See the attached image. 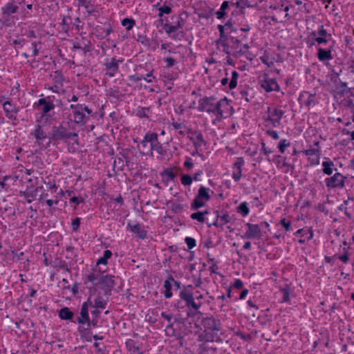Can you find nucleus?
<instances>
[{
	"label": "nucleus",
	"mask_w": 354,
	"mask_h": 354,
	"mask_svg": "<svg viewBox=\"0 0 354 354\" xmlns=\"http://www.w3.org/2000/svg\"><path fill=\"white\" fill-rule=\"evenodd\" d=\"M98 279V274L95 272H91L85 277V283L91 281L93 284H96L95 281Z\"/></svg>",
	"instance_id": "64"
},
{
	"label": "nucleus",
	"mask_w": 354,
	"mask_h": 354,
	"mask_svg": "<svg viewBox=\"0 0 354 354\" xmlns=\"http://www.w3.org/2000/svg\"><path fill=\"white\" fill-rule=\"evenodd\" d=\"M122 58L116 59L112 57L110 59H106L103 64L104 70L106 71L105 75L108 77H113L116 73L119 72V64L123 62Z\"/></svg>",
	"instance_id": "12"
},
{
	"label": "nucleus",
	"mask_w": 354,
	"mask_h": 354,
	"mask_svg": "<svg viewBox=\"0 0 354 354\" xmlns=\"http://www.w3.org/2000/svg\"><path fill=\"white\" fill-rule=\"evenodd\" d=\"M2 107L6 118L12 121L13 124H15V122L17 121V114L20 111L19 106L16 104H13L11 99L7 98L3 102Z\"/></svg>",
	"instance_id": "10"
},
{
	"label": "nucleus",
	"mask_w": 354,
	"mask_h": 354,
	"mask_svg": "<svg viewBox=\"0 0 354 354\" xmlns=\"http://www.w3.org/2000/svg\"><path fill=\"white\" fill-rule=\"evenodd\" d=\"M50 76L53 80L54 84L62 86H63L64 77V75H63L62 71L57 70V71H55L54 74L51 75Z\"/></svg>",
	"instance_id": "42"
},
{
	"label": "nucleus",
	"mask_w": 354,
	"mask_h": 354,
	"mask_svg": "<svg viewBox=\"0 0 354 354\" xmlns=\"http://www.w3.org/2000/svg\"><path fill=\"white\" fill-rule=\"evenodd\" d=\"M112 252L109 250H106L104 251L102 257L97 259L96 264L104 265L106 266L108 264V259H109L112 257Z\"/></svg>",
	"instance_id": "39"
},
{
	"label": "nucleus",
	"mask_w": 354,
	"mask_h": 354,
	"mask_svg": "<svg viewBox=\"0 0 354 354\" xmlns=\"http://www.w3.org/2000/svg\"><path fill=\"white\" fill-rule=\"evenodd\" d=\"M180 182L185 187L189 186L193 183L192 176L189 174H182L180 176Z\"/></svg>",
	"instance_id": "50"
},
{
	"label": "nucleus",
	"mask_w": 354,
	"mask_h": 354,
	"mask_svg": "<svg viewBox=\"0 0 354 354\" xmlns=\"http://www.w3.org/2000/svg\"><path fill=\"white\" fill-rule=\"evenodd\" d=\"M209 192L214 194V192L211 191L209 188H207L203 185H201L195 197H196L197 199H201L203 201L208 202L211 199Z\"/></svg>",
	"instance_id": "29"
},
{
	"label": "nucleus",
	"mask_w": 354,
	"mask_h": 354,
	"mask_svg": "<svg viewBox=\"0 0 354 354\" xmlns=\"http://www.w3.org/2000/svg\"><path fill=\"white\" fill-rule=\"evenodd\" d=\"M150 107H141L139 106L136 111V115L140 118H149V112Z\"/></svg>",
	"instance_id": "43"
},
{
	"label": "nucleus",
	"mask_w": 354,
	"mask_h": 354,
	"mask_svg": "<svg viewBox=\"0 0 354 354\" xmlns=\"http://www.w3.org/2000/svg\"><path fill=\"white\" fill-rule=\"evenodd\" d=\"M188 133H191L192 135L196 136L195 138H190L189 139L192 142L196 151L202 147V145H207V141L204 139L201 131H192L191 129H188Z\"/></svg>",
	"instance_id": "18"
},
{
	"label": "nucleus",
	"mask_w": 354,
	"mask_h": 354,
	"mask_svg": "<svg viewBox=\"0 0 354 354\" xmlns=\"http://www.w3.org/2000/svg\"><path fill=\"white\" fill-rule=\"evenodd\" d=\"M154 151L162 156H165L167 155L166 149L163 147L162 145L159 141L158 144L156 145V147L153 148V151Z\"/></svg>",
	"instance_id": "59"
},
{
	"label": "nucleus",
	"mask_w": 354,
	"mask_h": 354,
	"mask_svg": "<svg viewBox=\"0 0 354 354\" xmlns=\"http://www.w3.org/2000/svg\"><path fill=\"white\" fill-rule=\"evenodd\" d=\"M158 10H159L158 16L160 17H162L163 14H166V15L170 14L171 12V8L165 3V4H163L162 6H161L158 8Z\"/></svg>",
	"instance_id": "61"
},
{
	"label": "nucleus",
	"mask_w": 354,
	"mask_h": 354,
	"mask_svg": "<svg viewBox=\"0 0 354 354\" xmlns=\"http://www.w3.org/2000/svg\"><path fill=\"white\" fill-rule=\"evenodd\" d=\"M133 141L138 143V148L142 155L152 156V151L150 150V147H149L146 133L145 134L142 140L138 141V138H136L133 139Z\"/></svg>",
	"instance_id": "24"
},
{
	"label": "nucleus",
	"mask_w": 354,
	"mask_h": 354,
	"mask_svg": "<svg viewBox=\"0 0 354 354\" xmlns=\"http://www.w3.org/2000/svg\"><path fill=\"white\" fill-rule=\"evenodd\" d=\"M44 127V126H42L41 124L35 123L34 131L30 133V135L35 139V143L39 147H43L44 141L47 138L48 139V133H46L43 129Z\"/></svg>",
	"instance_id": "15"
},
{
	"label": "nucleus",
	"mask_w": 354,
	"mask_h": 354,
	"mask_svg": "<svg viewBox=\"0 0 354 354\" xmlns=\"http://www.w3.org/2000/svg\"><path fill=\"white\" fill-rule=\"evenodd\" d=\"M19 7L15 4V1L11 0L1 7V11L2 17L6 21L8 20L10 17L18 12Z\"/></svg>",
	"instance_id": "16"
},
{
	"label": "nucleus",
	"mask_w": 354,
	"mask_h": 354,
	"mask_svg": "<svg viewBox=\"0 0 354 354\" xmlns=\"http://www.w3.org/2000/svg\"><path fill=\"white\" fill-rule=\"evenodd\" d=\"M230 3L231 4L232 6H235L236 8L240 9V11L241 12H243V10L245 8L250 7L248 0H237L236 1L231 0V1H230Z\"/></svg>",
	"instance_id": "40"
},
{
	"label": "nucleus",
	"mask_w": 354,
	"mask_h": 354,
	"mask_svg": "<svg viewBox=\"0 0 354 354\" xmlns=\"http://www.w3.org/2000/svg\"><path fill=\"white\" fill-rule=\"evenodd\" d=\"M55 113L52 112V113H44L38 115L35 123L36 124H41L42 126H50L51 125L54 121L55 120Z\"/></svg>",
	"instance_id": "26"
},
{
	"label": "nucleus",
	"mask_w": 354,
	"mask_h": 354,
	"mask_svg": "<svg viewBox=\"0 0 354 354\" xmlns=\"http://www.w3.org/2000/svg\"><path fill=\"white\" fill-rule=\"evenodd\" d=\"M245 164V160L243 157H238L236 158L235 162L233 163L232 168L236 169L232 174V178L235 182L240 180L242 176V168Z\"/></svg>",
	"instance_id": "19"
},
{
	"label": "nucleus",
	"mask_w": 354,
	"mask_h": 354,
	"mask_svg": "<svg viewBox=\"0 0 354 354\" xmlns=\"http://www.w3.org/2000/svg\"><path fill=\"white\" fill-rule=\"evenodd\" d=\"M54 267L57 270H64L67 272H71V270L68 263L63 260H59L57 262H56Z\"/></svg>",
	"instance_id": "49"
},
{
	"label": "nucleus",
	"mask_w": 354,
	"mask_h": 354,
	"mask_svg": "<svg viewBox=\"0 0 354 354\" xmlns=\"http://www.w3.org/2000/svg\"><path fill=\"white\" fill-rule=\"evenodd\" d=\"M326 160L322 163L323 173L327 176H330L333 171H337V168H335L334 162L328 158H325Z\"/></svg>",
	"instance_id": "31"
},
{
	"label": "nucleus",
	"mask_w": 354,
	"mask_h": 354,
	"mask_svg": "<svg viewBox=\"0 0 354 354\" xmlns=\"http://www.w3.org/2000/svg\"><path fill=\"white\" fill-rule=\"evenodd\" d=\"M206 203V201H203L201 199H197L196 197H194V200L191 203L190 209L192 211H196L200 208L204 207Z\"/></svg>",
	"instance_id": "45"
},
{
	"label": "nucleus",
	"mask_w": 354,
	"mask_h": 354,
	"mask_svg": "<svg viewBox=\"0 0 354 354\" xmlns=\"http://www.w3.org/2000/svg\"><path fill=\"white\" fill-rule=\"evenodd\" d=\"M180 298L185 302V306L189 308L187 314L188 317H194L195 313L192 311H197L201 306V302H196L194 301V295L189 288H184L180 290L179 294Z\"/></svg>",
	"instance_id": "4"
},
{
	"label": "nucleus",
	"mask_w": 354,
	"mask_h": 354,
	"mask_svg": "<svg viewBox=\"0 0 354 354\" xmlns=\"http://www.w3.org/2000/svg\"><path fill=\"white\" fill-rule=\"evenodd\" d=\"M202 324L204 330L198 336L199 341L217 342L221 340L219 332L221 330L222 324L219 319L213 316L206 317L203 319Z\"/></svg>",
	"instance_id": "2"
},
{
	"label": "nucleus",
	"mask_w": 354,
	"mask_h": 354,
	"mask_svg": "<svg viewBox=\"0 0 354 354\" xmlns=\"http://www.w3.org/2000/svg\"><path fill=\"white\" fill-rule=\"evenodd\" d=\"M216 98L214 95L209 97L205 96L200 98L197 110L199 112H207L209 114L213 113L220 120L224 117V109H227L229 104L225 97L217 102H216Z\"/></svg>",
	"instance_id": "1"
},
{
	"label": "nucleus",
	"mask_w": 354,
	"mask_h": 354,
	"mask_svg": "<svg viewBox=\"0 0 354 354\" xmlns=\"http://www.w3.org/2000/svg\"><path fill=\"white\" fill-rule=\"evenodd\" d=\"M76 133H72L62 124L54 125L51 127L48 132V142L46 147H50L53 142L54 144H59L61 142H66L68 140H73L75 137H77Z\"/></svg>",
	"instance_id": "3"
},
{
	"label": "nucleus",
	"mask_w": 354,
	"mask_h": 354,
	"mask_svg": "<svg viewBox=\"0 0 354 354\" xmlns=\"http://www.w3.org/2000/svg\"><path fill=\"white\" fill-rule=\"evenodd\" d=\"M304 154L309 158L313 157V156H317L321 155V150L319 148H310L307 149L303 151Z\"/></svg>",
	"instance_id": "51"
},
{
	"label": "nucleus",
	"mask_w": 354,
	"mask_h": 354,
	"mask_svg": "<svg viewBox=\"0 0 354 354\" xmlns=\"http://www.w3.org/2000/svg\"><path fill=\"white\" fill-rule=\"evenodd\" d=\"M335 41H333L332 44L328 48H319L317 50V57L320 62L326 60H331L333 59L332 55V48L334 46Z\"/></svg>",
	"instance_id": "25"
},
{
	"label": "nucleus",
	"mask_w": 354,
	"mask_h": 354,
	"mask_svg": "<svg viewBox=\"0 0 354 354\" xmlns=\"http://www.w3.org/2000/svg\"><path fill=\"white\" fill-rule=\"evenodd\" d=\"M121 24L122 26L125 27L126 28V30L127 31H129L131 30L133 26H135L136 24V21L133 19H129V18H124L122 21H121Z\"/></svg>",
	"instance_id": "48"
},
{
	"label": "nucleus",
	"mask_w": 354,
	"mask_h": 354,
	"mask_svg": "<svg viewBox=\"0 0 354 354\" xmlns=\"http://www.w3.org/2000/svg\"><path fill=\"white\" fill-rule=\"evenodd\" d=\"M209 342H202L198 344L197 348L198 354H217L218 348L209 346Z\"/></svg>",
	"instance_id": "27"
},
{
	"label": "nucleus",
	"mask_w": 354,
	"mask_h": 354,
	"mask_svg": "<svg viewBox=\"0 0 354 354\" xmlns=\"http://www.w3.org/2000/svg\"><path fill=\"white\" fill-rule=\"evenodd\" d=\"M259 85L266 92L272 91L279 92L281 91L280 86L275 77H270L268 73H263L259 80Z\"/></svg>",
	"instance_id": "7"
},
{
	"label": "nucleus",
	"mask_w": 354,
	"mask_h": 354,
	"mask_svg": "<svg viewBox=\"0 0 354 354\" xmlns=\"http://www.w3.org/2000/svg\"><path fill=\"white\" fill-rule=\"evenodd\" d=\"M114 277L111 274H106L100 277V282L105 286L104 291L106 296H111L113 287L115 285Z\"/></svg>",
	"instance_id": "20"
},
{
	"label": "nucleus",
	"mask_w": 354,
	"mask_h": 354,
	"mask_svg": "<svg viewBox=\"0 0 354 354\" xmlns=\"http://www.w3.org/2000/svg\"><path fill=\"white\" fill-rule=\"evenodd\" d=\"M346 177L339 172H336L333 176L325 178L326 186L328 189H342L345 185Z\"/></svg>",
	"instance_id": "13"
},
{
	"label": "nucleus",
	"mask_w": 354,
	"mask_h": 354,
	"mask_svg": "<svg viewBox=\"0 0 354 354\" xmlns=\"http://www.w3.org/2000/svg\"><path fill=\"white\" fill-rule=\"evenodd\" d=\"M267 118H264L266 122L270 124L272 127L277 128L281 126V119L284 115V111L279 107L267 109Z\"/></svg>",
	"instance_id": "6"
},
{
	"label": "nucleus",
	"mask_w": 354,
	"mask_h": 354,
	"mask_svg": "<svg viewBox=\"0 0 354 354\" xmlns=\"http://www.w3.org/2000/svg\"><path fill=\"white\" fill-rule=\"evenodd\" d=\"M85 34V32H82L79 37H76L74 40L71 41L73 44L71 50L73 51L82 50L84 54H86L92 50L91 41L88 37L84 36Z\"/></svg>",
	"instance_id": "8"
},
{
	"label": "nucleus",
	"mask_w": 354,
	"mask_h": 354,
	"mask_svg": "<svg viewBox=\"0 0 354 354\" xmlns=\"http://www.w3.org/2000/svg\"><path fill=\"white\" fill-rule=\"evenodd\" d=\"M227 9H230V1H224L219 10L216 12V16L218 19H221L224 18V17L226 15V10Z\"/></svg>",
	"instance_id": "37"
},
{
	"label": "nucleus",
	"mask_w": 354,
	"mask_h": 354,
	"mask_svg": "<svg viewBox=\"0 0 354 354\" xmlns=\"http://www.w3.org/2000/svg\"><path fill=\"white\" fill-rule=\"evenodd\" d=\"M315 94L310 93L308 91H303L299 94L298 102L301 104L310 107L315 105Z\"/></svg>",
	"instance_id": "23"
},
{
	"label": "nucleus",
	"mask_w": 354,
	"mask_h": 354,
	"mask_svg": "<svg viewBox=\"0 0 354 354\" xmlns=\"http://www.w3.org/2000/svg\"><path fill=\"white\" fill-rule=\"evenodd\" d=\"M127 230H129L136 235V238L145 239L147 236V231L145 226L138 222L132 224L131 221L127 223Z\"/></svg>",
	"instance_id": "14"
},
{
	"label": "nucleus",
	"mask_w": 354,
	"mask_h": 354,
	"mask_svg": "<svg viewBox=\"0 0 354 354\" xmlns=\"http://www.w3.org/2000/svg\"><path fill=\"white\" fill-rule=\"evenodd\" d=\"M290 146V142L286 139H282L278 143V149L281 153H284L286 147Z\"/></svg>",
	"instance_id": "56"
},
{
	"label": "nucleus",
	"mask_w": 354,
	"mask_h": 354,
	"mask_svg": "<svg viewBox=\"0 0 354 354\" xmlns=\"http://www.w3.org/2000/svg\"><path fill=\"white\" fill-rule=\"evenodd\" d=\"M185 242L189 250L193 249L196 245V241L195 239L190 236L185 237Z\"/></svg>",
	"instance_id": "62"
},
{
	"label": "nucleus",
	"mask_w": 354,
	"mask_h": 354,
	"mask_svg": "<svg viewBox=\"0 0 354 354\" xmlns=\"http://www.w3.org/2000/svg\"><path fill=\"white\" fill-rule=\"evenodd\" d=\"M80 316L77 318L75 323L80 325H84L85 322L90 318L88 314V309L86 308V305H82L80 308Z\"/></svg>",
	"instance_id": "32"
},
{
	"label": "nucleus",
	"mask_w": 354,
	"mask_h": 354,
	"mask_svg": "<svg viewBox=\"0 0 354 354\" xmlns=\"http://www.w3.org/2000/svg\"><path fill=\"white\" fill-rule=\"evenodd\" d=\"M109 297L106 299H103L102 297L98 295L93 300V308L105 309L109 301Z\"/></svg>",
	"instance_id": "35"
},
{
	"label": "nucleus",
	"mask_w": 354,
	"mask_h": 354,
	"mask_svg": "<svg viewBox=\"0 0 354 354\" xmlns=\"http://www.w3.org/2000/svg\"><path fill=\"white\" fill-rule=\"evenodd\" d=\"M84 8L87 14L91 16H95L97 12L96 6L93 3L92 0H87L86 4L82 7Z\"/></svg>",
	"instance_id": "41"
},
{
	"label": "nucleus",
	"mask_w": 354,
	"mask_h": 354,
	"mask_svg": "<svg viewBox=\"0 0 354 354\" xmlns=\"http://www.w3.org/2000/svg\"><path fill=\"white\" fill-rule=\"evenodd\" d=\"M172 281L171 280H169V276L167 277V279L164 281V288H165V291H164V296L166 299H170L173 294H172V292H171V288H172Z\"/></svg>",
	"instance_id": "38"
},
{
	"label": "nucleus",
	"mask_w": 354,
	"mask_h": 354,
	"mask_svg": "<svg viewBox=\"0 0 354 354\" xmlns=\"http://www.w3.org/2000/svg\"><path fill=\"white\" fill-rule=\"evenodd\" d=\"M295 236H300L301 239L299 243L302 244L313 238V230L311 227H305L296 231L294 234Z\"/></svg>",
	"instance_id": "22"
},
{
	"label": "nucleus",
	"mask_w": 354,
	"mask_h": 354,
	"mask_svg": "<svg viewBox=\"0 0 354 354\" xmlns=\"http://www.w3.org/2000/svg\"><path fill=\"white\" fill-rule=\"evenodd\" d=\"M171 211L175 214L180 213L184 209V205L179 203L172 202L171 203Z\"/></svg>",
	"instance_id": "53"
},
{
	"label": "nucleus",
	"mask_w": 354,
	"mask_h": 354,
	"mask_svg": "<svg viewBox=\"0 0 354 354\" xmlns=\"http://www.w3.org/2000/svg\"><path fill=\"white\" fill-rule=\"evenodd\" d=\"M147 138L149 142V147H150V150L152 151V154L153 153V148L158 142V135L156 132L147 131L146 133Z\"/></svg>",
	"instance_id": "34"
},
{
	"label": "nucleus",
	"mask_w": 354,
	"mask_h": 354,
	"mask_svg": "<svg viewBox=\"0 0 354 354\" xmlns=\"http://www.w3.org/2000/svg\"><path fill=\"white\" fill-rule=\"evenodd\" d=\"M279 290L283 294L281 302L282 303H289L290 300V295L292 292L290 286L288 283H286L283 287L280 288Z\"/></svg>",
	"instance_id": "36"
},
{
	"label": "nucleus",
	"mask_w": 354,
	"mask_h": 354,
	"mask_svg": "<svg viewBox=\"0 0 354 354\" xmlns=\"http://www.w3.org/2000/svg\"><path fill=\"white\" fill-rule=\"evenodd\" d=\"M238 77H239L238 72L236 71H233L232 72V77H231L230 82L228 84V87L230 89H233V88H236V86H237Z\"/></svg>",
	"instance_id": "52"
},
{
	"label": "nucleus",
	"mask_w": 354,
	"mask_h": 354,
	"mask_svg": "<svg viewBox=\"0 0 354 354\" xmlns=\"http://www.w3.org/2000/svg\"><path fill=\"white\" fill-rule=\"evenodd\" d=\"M236 212H237V213L241 214L244 217L248 216L250 213V208L248 207V203L245 201L241 203L236 207Z\"/></svg>",
	"instance_id": "44"
},
{
	"label": "nucleus",
	"mask_w": 354,
	"mask_h": 354,
	"mask_svg": "<svg viewBox=\"0 0 354 354\" xmlns=\"http://www.w3.org/2000/svg\"><path fill=\"white\" fill-rule=\"evenodd\" d=\"M349 246L348 248L343 247L342 254H337V259L346 264L349 261Z\"/></svg>",
	"instance_id": "47"
},
{
	"label": "nucleus",
	"mask_w": 354,
	"mask_h": 354,
	"mask_svg": "<svg viewBox=\"0 0 354 354\" xmlns=\"http://www.w3.org/2000/svg\"><path fill=\"white\" fill-rule=\"evenodd\" d=\"M259 59L263 64L268 67H272L274 66V62H279V59H281V57L279 54H277V58H270L269 52L268 50H266L263 52V55H261Z\"/></svg>",
	"instance_id": "28"
},
{
	"label": "nucleus",
	"mask_w": 354,
	"mask_h": 354,
	"mask_svg": "<svg viewBox=\"0 0 354 354\" xmlns=\"http://www.w3.org/2000/svg\"><path fill=\"white\" fill-rule=\"evenodd\" d=\"M147 73L146 75H142V80L146 81L148 83H151L156 80V77L153 75L154 70L152 68L150 71L146 70Z\"/></svg>",
	"instance_id": "55"
},
{
	"label": "nucleus",
	"mask_w": 354,
	"mask_h": 354,
	"mask_svg": "<svg viewBox=\"0 0 354 354\" xmlns=\"http://www.w3.org/2000/svg\"><path fill=\"white\" fill-rule=\"evenodd\" d=\"M41 44V42L40 41H33L32 42V55L34 57H37L39 54L40 47L39 48L38 46H40Z\"/></svg>",
	"instance_id": "63"
},
{
	"label": "nucleus",
	"mask_w": 354,
	"mask_h": 354,
	"mask_svg": "<svg viewBox=\"0 0 354 354\" xmlns=\"http://www.w3.org/2000/svg\"><path fill=\"white\" fill-rule=\"evenodd\" d=\"M33 106L39 111L38 115L44 113H52V112H55L54 109L55 108V104L50 100V96L40 97L37 102L34 103Z\"/></svg>",
	"instance_id": "11"
},
{
	"label": "nucleus",
	"mask_w": 354,
	"mask_h": 354,
	"mask_svg": "<svg viewBox=\"0 0 354 354\" xmlns=\"http://www.w3.org/2000/svg\"><path fill=\"white\" fill-rule=\"evenodd\" d=\"M220 227L223 228V227L230 223L232 220L231 216L228 214L227 212L220 214Z\"/></svg>",
	"instance_id": "54"
},
{
	"label": "nucleus",
	"mask_w": 354,
	"mask_h": 354,
	"mask_svg": "<svg viewBox=\"0 0 354 354\" xmlns=\"http://www.w3.org/2000/svg\"><path fill=\"white\" fill-rule=\"evenodd\" d=\"M69 108L72 110L74 123L84 126L88 122V115H85L82 104H71Z\"/></svg>",
	"instance_id": "9"
},
{
	"label": "nucleus",
	"mask_w": 354,
	"mask_h": 354,
	"mask_svg": "<svg viewBox=\"0 0 354 354\" xmlns=\"http://www.w3.org/2000/svg\"><path fill=\"white\" fill-rule=\"evenodd\" d=\"M311 39L318 45H323L334 41L332 35L324 28V25L318 26L317 30H313L310 33Z\"/></svg>",
	"instance_id": "5"
},
{
	"label": "nucleus",
	"mask_w": 354,
	"mask_h": 354,
	"mask_svg": "<svg viewBox=\"0 0 354 354\" xmlns=\"http://www.w3.org/2000/svg\"><path fill=\"white\" fill-rule=\"evenodd\" d=\"M86 325V330H89L91 328H97L98 327V319L97 318H93L88 319L86 322L85 324Z\"/></svg>",
	"instance_id": "57"
},
{
	"label": "nucleus",
	"mask_w": 354,
	"mask_h": 354,
	"mask_svg": "<svg viewBox=\"0 0 354 354\" xmlns=\"http://www.w3.org/2000/svg\"><path fill=\"white\" fill-rule=\"evenodd\" d=\"M58 315L62 320H69L75 323V321L73 319L74 313L71 311L68 307L62 308L58 312Z\"/></svg>",
	"instance_id": "30"
},
{
	"label": "nucleus",
	"mask_w": 354,
	"mask_h": 354,
	"mask_svg": "<svg viewBox=\"0 0 354 354\" xmlns=\"http://www.w3.org/2000/svg\"><path fill=\"white\" fill-rule=\"evenodd\" d=\"M239 97L241 100H244L246 102H249L250 101V98L249 97V91L246 88H241L239 92Z\"/></svg>",
	"instance_id": "60"
},
{
	"label": "nucleus",
	"mask_w": 354,
	"mask_h": 354,
	"mask_svg": "<svg viewBox=\"0 0 354 354\" xmlns=\"http://www.w3.org/2000/svg\"><path fill=\"white\" fill-rule=\"evenodd\" d=\"M246 225L248 227V230L244 234V238L246 239H259L261 237V227L258 224H252L250 223H247Z\"/></svg>",
	"instance_id": "17"
},
{
	"label": "nucleus",
	"mask_w": 354,
	"mask_h": 354,
	"mask_svg": "<svg viewBox=\"0 0 354 354\" xmlns=\"http://www.w3.org/2000/svg\"><path fill=\"white\" fill-rule=\"evenodd\" d=\"M82 109L84 111L85 115H88V121L91 120V118H95L97 115L96 112H93L91 109L88 107L86 104H82Z\"/></svg>",
	"instance_id": "58"
},
{
	"label": "nucleus",
	"mask_w": 354,
	"mask_h": 354,
	"mask_svg": "<svg viewBox=\"0 0 354 354\" xmlns=\"http://www.w3.org/2000/svg\"><path fill=\"white\" fill-rule=\"evenodd\" d=\"M209 214V211L206 209L203 211H197L190 214V218L192 220H196L201 223L206 221L205 216Z\"/></svg>",
	"instance_id": "33"
},
{
	"label": "nucleus",
	"mask_w": 354,
	"mask_h": 354,
	"mask_svg": "<svg viewBox=\"0 0 354 354\" xmlns=\"http://www.w3.org/2000/svg\"><path fill=\"white\" fill-rule=\"evenodd\" d=\"M160 176L162 178V182L164 183V185L167 187L170 182H174L177 177V174L174 171L173 168L166 167L160 173Z\"/></svg>",
	"instance_id": "21"
},
{
	"label": "nucleus",
	"mask_w": 354,
	"mask_h": 354,
	"mask_svg": "<svg viewBox=\"0 0 354 354\" xmlns=\"http://www.w3.org/2000/svg\"><path fill=\"white\" fill-rule=\"evenodd\" d=\"M72 24V18L70 16H63L61 26H62V30L64 32H67L70 29V26Z\"/></svg>",
	"instance_id": "46"
}]
</instances>
